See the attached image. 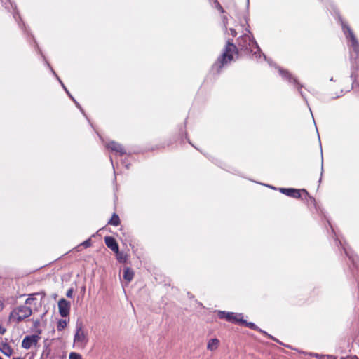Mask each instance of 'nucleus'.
Here are the masks:
<instances>
[{"instance_id": "10", "label": "nucleus", "mask_w": 359, "mask_h": 359, "mask_svg": "<svg viewBox=\"0 0 359 359\" xmlns=\"http://www.w3.org/2000/svg\"><path fill=\"white\" fill-rule=\"evenodd\" d=\"M71 304L69 301L62 298L58 302L59 313L62 317H67L69 315Z\"/></svg>"}, {"instance_id": "26", "label": "nucleus", "mask_w": 359, "mask_h": 359, "mask_svg": "<svg viewBox=\"0 0 359 359\" xmlns=\"http://www.w3.org/2000/svg\"><path fill=\"white\" fill-rule=\"evenodd\" d=\"M67 320L65 319H60L57 321V328L58 331H62L67 326Z\"/></svg>"}, {"instance_id": "14", "label": "nucleus", "mask_w": 359, "mask_h": 359, "mask_svg": "<svg viewBox=\"0 0 359 359\" xmlns=\"http://www.w3.org/2000/svg\"><path fill=\"white\" fill-rule=\"evenodd\" d=\"M104 243L108 248L112 250L114 252H118L119 249L118 244L116 240L112 236H105Z\"/></svg>"}, {"instance_id": "22", "label": "nucleus", "mask_w": 359, "mask_h": 359, "mask_svg": "<svg viewBox=\"0 0 359 359\" xmlns=\"http://www.w3.org/2000/svg\"><path fill=\"white\" fill-rule=\"evenodd\" d=\"M116 254V259L120 263H126L128 261V255L123 252H121L119 249L118 250V252H114Z\"/></svg>"}, {"instance_id": "42", "label": "nucleus", "mask_w": 359, "mask_h": 359, "mask_svg": "<svg viewBox=\"0 0 359 359\" xmlns=\"http://www.w3.org/2000/svg\"><path fill=\"white\" fill-rule=\"evenodd\" d=\"M276 342L280 344H281V345H283V344L281 341H280L278 339V341H276ZM284 346L287 347V348H289L293 349L290 345H285L284 344Z\"/></svg>"}, {"instance_id": "36", "label": "nucleus", "mask_w": 359, "mask_h": 359, "mask_svg": "<svg viewBox=\"0 0 359 359\" xmlns=\"http://www.w3.org/2000/svg\"><path fill=\"white\" fill-rule=\"evenodd\" d=\"M40 320L36 319L33 322V326L34 328H37L40 325Z\"/></svg>"}, {"instance_id": "52", "label": "nucleus", "mask_w": 359, "mask_h": 359, "mask_svg": "<svg viewBox=\"0 0 359 359\" xmlns=\"http://www.w3.org/2000/svg\"><path fill=\"white\" fill-rule=\"evenodd\" d=\"M0 359H2V358L0 356Z\"/></svg>"}, {"instance_id": "16", "label": "nucleus", "mask_w": 359, "mask_h": 359, "mask_svg": "<svg viewBox=\"0 0 359 359\" xmlns=\"http://www.w3.org/2000/svg\"><path fill=\"white\" fill-rule=\"evenodd\" d=\"M240 324H242V325L246 326L247 327H248V328H250L251 330L258 331V332H261L262 334H266V331H264V330H262L261 328H259L254 323H252V322H248L247 320L243 319V318L240 320Z\"/></svg>"}, {"instance_id": "46", "label": "nucleus", "mask_w": 359, "mask_h": 359, "mask_svg": "<svg viewBox=\"0 0 359 359\" xmlns=\"http://www.w3.org/2000/svg\"><path fill=\"white\" fill-rule=\"evenodd\" d=\"M185 135H186V138L187 139L188 142H189L190 144H191V145H192L191 142H190L189 139V138H188V137H187V133H185Z\"/></svg>"}, {"instance_id": "37", "label": "nucleus", "mask_w": 359, "mask_h": 359, "mask_svg": "<svg viewBox=\"0 0 359 359\" xmlns=\"http://www.w3.org/2000/svg\"><path fill=\"white\" fill-rule=\"evenodd\" d=\"M63 89L65 90V91L66 92V93L68 95V96L69 97V98L71 100H74V97L71 95V93H69V91L67 90V88L65 87V86H63Z\"/></svg>"}, {"instance_id": "28", "label": "nucleus", "mask_w": 359, "mask_h": 359, "mask_svg": "<svg viewBox=\"0 0 359 359\" xmlns=\"http://www.w3.org/2000/svg\"><path fill=\"white\" fill-rule=\"evenodd\" d=\"M69 359H82V357L79 353L72 352L69 354Z\"/></svg>"}, {"instance_id": "19", "label": "nucleus", "mask_w": 359, "mask_h": 359, "mask_svg": "<svg viewBox=\"0 0 359 359\" xmlns=\"http://www.w3.org/2000/svg\"><path fill=\"white\" fill-rule=\"evenodd\" d=\"M257 60H260L262 57H263L264 60H267V57L262 53L260 47L258 46V48H254V50L252 52H250Z\"/></svg>"}, {"instance_id": "25", "label": "nucleus", "mask_w": 359, "mask_h": 359, "mask_svg": "<svg viewBox=\"0 0 359 359\" xmlns=\"http://www.w3.org/2000/svg\"><path fill=\"white\" fill-rule=\"evenodd\" d=\"M309 355L316 358V359H325V358L337 359V358L335 356L331 355H322V354L316 353H310Z\"/></svg>"}, {"instance_id": "47", "label": "nucleus", "mask_w": 359, "mask_h": 359, "mask_svg": "<svg viewBox=\"0 0 359 359\" xmlns=\"http://www.w3.org/2000/svg\"><path fill=\"white\" fill-rule=\"evenodd\" d=\"M13 359H24V358H21V357H16V358H13Z\"/></svg>"}, {"instance_id": "20", "label": "nucleus", "mask_w": 359, "mask_h": 359, "mask_svg": "<svg viewBox=\"0 0 359 359\" xmlns=\"http://www.w3.org/2000/svg\"><path fill=\"white\" fill-rule=\"evenodd\" d=\"M219 345V341L217 338L210 339L207 344V349L213 351L216 350Z\"/></svg>"}, {"instance_id": "51", "label": "nucleus", "mask_w": 359, "mask_h": 359, "mask_svg": "<svg viewBox=\"0 0 359 359\" xmlns=\"http://www.w3.org/2000/svg\"><path fill=\"white\" fill-rule=\"evenodd\" d=\"M249 4V0H248V5Z\"/></svg>"}, {"instance_id": "5", "label": "nucleus", "mask_w": 359, "mask_h": 359, "mask_svg": "<svg viewBox=\"0 0 359 359\" xmlns=\"http://www.w3.org/2000/svg\"><path fill=\"white\" fill-rule=\"evenodd\" d=\"M238 46L241 50L248 52H252L254 48H258V43L252 35L244 34L238 39Z\"/></svg>"}, {"instance_id": "48", "label": "nucleus", "mask_w": 359, "mask_h": 359, "mask_svg": "<svg viewBox=\"0 0 359 359\" xmlns=\"http://www.w3.org/2000/svg\"><path fill=\"white\" fill-rule=\"evenodd\" d=\"M267 187H270V188H271V189H276V188H275V187H273V186H269V185H268Z\"/></svg>"}, {"instance_id": "32", "label": "nucleus", "mask_w": 359, "mask_h": 359, "mask_svg": "<svg viewBox=\"0 0 359 359\" xmlns=\"http://www.w3.org/2000/svg\"><path fill=\"white\" fill-rule=\"evenodd\" d=\"M73 292H74V289H73V288H69V289L67 291L66 296H67L68 298H72V297H73Z\"/></svg>"}, {"instance_id": "53", "label": "nucleus", "mask_w": 359, "mask_h": 359, "mask_svg": "<svg viewBox=\"0 0 359 359\" xmlns=\"http://www.w3.org/2000/svg\"><path fill=\"white\" fill-rule=\"evenodd\" d=\"M325 359H330V358H325Z\"/></svg>"}, {"instance_id": "45", "label": "nucleus", "mask_w": 359, "mask_h": 359, "mask_svg": "<svg viewBox=\"0 0 359 359\" xmlns=\"http://www.w3.org/2000/svg\"><path fill=\"white\" fill-rule=\"evenodd\" d=\"M4 308V304L2 302L1 300H0V311L3 309Z\"/></svg>"}, {"instance_id": "8", "label": "nucleus", "mask_w": 359, "mask_h": 359, "mask_svg": "<svg viewBox=\"0 0 359 359\" xmlns=\"http://www.w3.org/2000/svg\"><path fill=\"white\" fill-rule=\"evenodd\" d=\"M74 343L86 345L88 342V338L83 330V324L81 322L77 321L76 325V333L74 338Z\"/></svg>"}, {"instance_id": "27", "label": "nucleus", "mask_w": 359, "mask_h": 359, "mask_svg": "<svg viewBox=\"0 0 359 359\" xmlns=\"http://www.w3.org/2000/svg\"><path fill=\"white\" fill-rule=\"evenodd\" d=\"M212 2H213V4H214L215 8H217L219 11V13H225L224 9L223 8V7L221 6V4H219V2L217 0H212Z\"/></svg>"}, {"instance_id": "4", "label": "nucleus", "mask_w": 359, "mask_h": 359, "mask_svg": "<svg viewBox=\"0 0 359 359\" xmlns=\"http://www.w3.org/2000/svg\"><path fill=\"white\" fill-rule=\"evenodd\" d=\"M266 61L268 62L270 66H274L278 70L279 74L283 80L287 81L290 84L294 86V88H297L298 89L300 95L306 102V104L309 106L306 95L304 93L302 90L303 85L298 81L297 79L294 77L292 74L287 69H283L280 67L277 66L271 60H269L267 58Z\"/></svg>"}, {"instance_id": "31", "label": "nucleus", "mask_w": 359, "mask_h": 359, "mask_svg": "<svg viewBox=\"0 0 359 359\" xmlns=\"http://www.w3.org/2000/svg\"><path fill=\"white\" fill-rule=\"evenodd\" d=\"M72 100L74 102V104H76V107L79 108L80 109V111H81V113L86 116L84 111L82 109L81 106L79 104V103L77 102V101L74 98V100Z\"/></svg>"}, {"instance_id": "39", "label": "nucleus", "mask_w": 359, "mask_h": 359, "mask_svg": "<svg viewBox=\"0 0 359 359\" xmlns=\"http://www.w3.org/2000/svg\"><path fill=\"white\" fill-rule=\"evenodd\" d=\"M323 158H322V162H321V172H320V180H319V183H320V182H321L322 176H323Z\"/></svg>"}, {"instance_id": "35", "label": "nucleus", "mask_w": 359, "mask_h": 359, "mask_svg": "<svg viewBox=\"0 0 359 359\" xmlns=\"http://www.w3.org/2000/svg\"><path fill=\"white\" fill-rule=\"evenodd\" d=\"M229 34H231L233 37H235L236 36L237 32L233 28H230L229 29Z\"/></svg>"}, {"instance_id": "1", "label": "nucleus", "mask_w": 359, "mask_h": 359, "mask_svg": "<svg viewBox=\"0 0 359 359\" xmlns=\"http://www.w3.org/2000/svg\"><path fill=\"white\" fill-rule=\"evenodd\" d=\"M342 31L347 40L348 46L350 52V60L352 69H357L359 72V42L349 25L339 16ZM351 78L353 80L351 88H358L359 90V74H356L354 70H352Z\"/></svg>"}, {"instance_id": "40", "label": "nucleus", "mask_w": 359, "mask_h": 359, "mask_svg": "<svg viewBox=\"0 0 359 359\" xmlns=\"http://www.w3.org/2000/svg\"><path fill=\"white\" fill-rule=\"evenodd\" d=\"M32 295H40L42 299L46 296V293L44 292H37V293L31 294V296H32Z\"/></svg>"}, {"instance_id": "43", "label": "nucleus", "mask_w": 359, "mask_h": 359, "mask_svg": "<svg viewBox=\"0 0 359 359\" xmlns=\"http://www.w3.org/2000/svg\"><path fill=\"white\" fill-rule=\"evenodd\" d=\"M8 3L11 6V7L15 10L16 9V5L13 6V4L11 3V0H8Z\"/></svg>"}, {"instance_id": "23", "label": "nucleus", "mask_w": 359, "mask_h": 359, "mask_svg": "<svg viewBox=\"0 0 359 359\" xmlns=\"http://www.w3.org/2000/svg\"><path fill=\"white\" fill-rule=\"evenodd\" d=\"M302 193L304 194V197L302 198V199L307 201L308 204H312L314 206H316V200H315V198L313 197H312V196H310L309 193H308V191L306 189H302Z\"/></svg>"}, {"instance_id": "17", "label": "nucleus", "mask_w": 359, "mask_h": 359, "mask_svg": "<svg viewBox=\"0 0 359 359\" xmlns=\"http://www.w3.org/2000/svg\"><path fill=\"white\" fill-rule=\"evenodd\" d=\"M13 18L15 20V21L18 22L19 27L22 29H23L25 33L29 34V30L26 27L25 23L22 22V19H21V18H20L18 11H14V13H13Z\"/></svg>"}, {"instance_id": "7", "label": "nucleus", "mask_w": 359, "mask_h": 359, "mask_svg": "<svg viewBox=\"0 0 359 359\" xmlns=\"http://www.w3.org/2000/svg\"><path fill=\"white\" fill-rule=\"evenodd\" d=\"M217 316L219 319H225L226 321L233 323H240V320L243 317V313L225 311H218Z\"/></svg>"}, {"instance_id": "30", "label": "nucleus", "mask_w": 359, "mask_h": 359, "mask_svg": "<svg viewBox=\"0 0 359 359\" xmlns=\"http://www.w3.org/2000/svg\"><path fill=\"white\" fill-rule=\"evenodd\" d=\"M222 23H223V25H224V28L225 29L226 31H227V25H228V18L226 15H223L222 17Z\"/></svg>"}, {"instance_id": "9", "label": "nucleus", "mask_w": 359, "mask_h": 359, "mask_svg": "<svg viewBox=\"0 0 359 359\" xmlns=\"http://www.w3.org/2000/svg\"><path fill=\"white\" fill-rule=\"evenodd\" d=\"M36 334L27 335L22 341V347L25 349H29L32 345H36L40 339L41 330L36 331Z\"/></svg>"}, {"instance_id": "11", "label": "nucleus", "mask_w": 359, "mask_h": 359, "mask_svg": "<svg viewBox=\"0 0 359 359\" xmlns=\"http://www.w3.org/2000/svg\"><path fill=\"white\" fill-rule=\"evenodd\" d=\"M279 191L289 197L294 198H301L302 192V189L294 188H279Z\"/></svg>"}, {"instance_id": "29", "label": "nucleus", "mask_w": 359, "mask_h": 359, "mask_svg": "<svg viewBox=\"0 0 359 359\" xmlns=\"http://www.w3.org/2000/svg\"><path fill=\"white\" fill-rule=\"evenodd\" d=\"M92 244L91 239L88 238L81 243L80 245L83 246L85 248H89Z\"/></svg>"}, {"instance_id": "49", "label": "nucleus", "mask_w": 359, "mask_h": 359, "mask_svg": "<svg viewBox=\"0 0 359 359\" xmlns=\"http://www.w3.org/2000/svg\"><path fill=\"white\" fill-rule=\"evenodd\" d=\"M110 161L111 162V164H113V160L111 159V158H110ZM113 165V168H114V165Z\"/></svg>"}, {"instance_id": "12", "label": "nucleus", "mask_w": 359, "mask_h": 359, "mask_svg": "<svg viewBox=\"0 0 359 359\" xmlns=\"http://www.w3.org/2000/svg\"><path fill=\"white\" fill-rule=\"evenodd\" d=\"M32 38L34 40V42L35 43V47H36V50L39 52V53L41 55L43 61H44V64L45 65L47 66V67H48L50 70V72H52V74L56 77V79L58 80V81L60 82V83L61 84V86L63 87L64 83H62V81L60 80V79L59 78V76H57V74L55 73V72L54 71V69L52 68V67L50 66V63L48 62V60L46 59V57L45 55L43 54L42 51L41 50L39 46H38L36 40L34 39V36L32 35L31 36Z\"/></svg>"}, {"instance_id": "34", "label": "nucleus", "mask_w": 359, "mask_h": 359, "mask_svg": "<svg viewBox=\"0 0 359 359\" xmlns=\"http://www.w3.org/2000/svg\"><path fill=\"white\" fill-rule=\"evenodd\" d=\"M35 300L33 297H29L25 300V305L27 306L28 304H31L32 302Z\"/></svg>"}, {"instance_id": "3", "label": "nucleus", "mask_w": 359, "mask_h": 359, "mask_svg": "<svg viewBox=\"0 0 359 359\" xmlns=\"http://www.w3.org/2000/svg\"><path fill=\"white\" fill-rule=\"evenodd\" d=\"M326 220L332 231L336 245L343 249L345 255L351 262L352 266L359 271V257L354 253L353 250L346 243V241H344L342 238L339 237L329 219L326 218Z\"/></svg>"}, {"instance_id": "44", "label": "nucleus", "mask_w": 359, "mask_h": 359, "mask_svg": "<svg viewBox=\"0 0 359 359\" xmlns=\"http://www.w3.org/2000/svg\"><path fill=\"white\" fill-rule=\"evenodd\" d=\"M123 165H125V167L128 169L129 168V164H128L125 161L122 162Z\"/></svg>"}, {"instance_id": "13", "label": "nucleus", "mask_w": 359, "mask_h": 359, "mask_svg": "<svg viewBox=\"0 0 359 359\" xmlns=\"http://www.w3.org/2000/svg\"><path fill=\"white\" fill-rule=\"evenodd\" d=\"M32 38L34 40V42L35 43V47H36V50L39 52V53L41 55L43 61H44V64L45 65L47 66V67H48L50 70V72H52V74L56 77V79L58 80V81L60 82V83L61 84V86L63 87L64 83H62V81L60 80V79L59 78V76H57V74L55 73V72L54 71V69L52 68V67L50 66V63L48 62V60L46 59V57L45 55L43 54L42 51L41 50L39 46H38L36 40L34 39V36L32 35L31 36Z\"/></svg>"}, {"instance_id": "18", "label": "nucleus", "mask_w": 359, "mask_h": 359, "mask_svg": "<svg viewBox=\"0 0 359 359\" xmlns=\"http://www.w3.org/2000/svg\"><path fill=\"white\" fill-rule=\"evenodd\" d=\"M134 277V271L132 269L129 267H126L123 269V278L127 282H130Z\"/></svg>"}, {"instance_id": "50", "label": "nucleus", "mask_w": 359, "mask_h": 359, "mask_svg": "<svg viewBox=\"0 0 359 359\" xmlns=\"http://www.w3.org/2000/svg\"><path fill=\"white\" fill-rule=\"evenodd\" d=\"M340 359H348V358H345V357H341Z\"/></svg>"}, {"instance_id": "21", "label": "nucleus", "mask_w": 359, "mask_h": 359, "mask_svg": "<svg viewBox=\"0 0 359 359\" xmlns=\"http://www.w3.org/2000/svg\"><path fill=\"white\" fill-rule=\"evenodd\" d=\"M0 351L8 357H10L13 353V348L7 343L2 344Z\"/></svg>"}, {"instance_id": "33", "label": "nucleus", "mask_w": 359, "mask_h": 359, "mask_svg": "<svg viewBox=\"0 0 359 359\" xmlns=\"http://www.w3.org/2000/svg\"><path fill=\"white\" fill-rule=\"evenodd\" d=\"M349 90H350V89H348V90H343V89H342V90H341L340 94H339V95H336L335 97H334L333 98H334V99H335V98H339V97H340L343 96V95L345 94V93L348 92Z\"/></svg>"}, {"instance_id": "38", "label": "nucleus", "mask_w": 359, "mask_h": 359, "mask_svg": "<svg viewBox=\"0 0 359 359\" xmlns=\"http://www.w3.org/2000/svg\"><path fill=\"white\" fill-rule=\"evenodd\" d=\"M264 334L266 337H267L269 339H272V340H273V341H278V339H276V337H274L273 336H272V335H271V334H268L267 332H266V334Z\"/></svg>"}, {"instance_id": "24", "label": "nucleus", "mask_w": 359, "mask_h": 359, "mask_svg": "<svg viewBox=\"0 0 359 359\" xmlns=\"http://www.w3.org/2000/svg\"><path fill=\"white\" fill-rule=\"evenodd\" d=\"M120 222H121V221H120V218H119L118 215L116 213H114L112 215L111 219L108 222V224H110V225H112L114 226H117L120 224Z\"/></svg>"}, {"instance_id": "6", "label": "nucleus", "mask_w": 359, "mask_h": 359, "mask_svg": "<svg viewBox=\"0 0 359 359\" xmlns=\"http://www.w3.org/2000/svg\"><path fill=\"white\" fill-rule=\"evenodd\" d=\"M32 314V310L30 307L26 305H21L13 309L10 313V318H16L17 323H20L29 317Z\"/></svg>"}, {"instance_id": "2", "label": "nucleus", "mask_w": 359, "mask_h": 359, "mask_svg": "<svg viewBox=\"0 0 359 359\" xmlns=\"http://www.w3.org/2000/svg\"><path fill=\"white\" fill-rule=\"evenodd\" d=\"M238 54V47L233 44V40L229 39L222 53L211 67L210 73L214 76H219L222 69L233 60V54Z\"/></svg>"}, {"instance_id": "41", "label": "nucleus", "mask_w": 359, "mask_h": 359, "mask_svg": "<svg viewBox=\"0 0 359 359\" xmlns=\"http://www.w3.org/2000/svg\"><path fill=\"white\" fill-rule=\"evenodd\" d=\"M6 332V329L0 325V334H4Z\"/></svg>"}, {"instance_id": "15", "label": "nucleus", "mask_w": 359, "mask_h": 359, "mask_svg": "<svg viewBox=\"0 0 359 359\" xmlns=\"http://www.w3.org/2000/svg\"><path fill=\"white\" fill-rule=\"evenodd\" d=\"M107 148L118 153L120 156H123L126 154V150L123 148L122 145L114 141H111L107 144Z\"/></svg>"}]
</instances>
